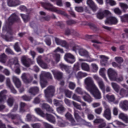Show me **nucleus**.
<instances>
[{"label":"nucleus","mask_w":128,"mask_h":128,"mask_svg":"<svg viewBox=\"0 0 128 128\" xmlns=\"http://www.w3.org/2000/svg\"><path fill=\"white\" fill-rule=\"evenodd\" d=\"M54 58L56 62H58L60 60V54H56L54 55Z\"/></svg>","instance_id":"obj_56"},{"label":"nucleus","mask_w":128,"mask_h":128,"mask_svg":"<svg viewBox=\"0 0 128 128\" xmlns=\"http://www.w3.org/2000/svg\"><path fill=\"white\" fill-rule=\"evenodd\" d=\"M41 4L45 10H50V12H56L58 14H61L62 16H68V14L66 13L64 11L60 10H58V8L54 6L50 2H42Z\"/></svg>","instance_id":"obj_1"},{"label":"nucleus","mask_w":128,"mask_h":128,"mask_svg":"<svg viewBox=\"0 0 128 128\" xmlns=\"http://www.w3.org/2000/svg\"><path fill=\"white\" fill-rule=\"evenodd\" d=\"M40 78H52V74L50 72H44L41 74L40 75Z\"/></svg>","instance_id":"obj_32"},{"label":"nucleus","mask_w":128,"mask_h":128,"mask_svg":"<svg viewBox=\"0 0 128 128\" xmlns=\"http://www.w3.org/2000/svg\"><path fill=\"white\" fill-rule=\"evenodd\" d=\"M73 70L74 72H78V70H80V63L77 62L74 64Z\"/></svg>","instance_id":"obj_55"},{"label":"nucleus","mask_w":128,"mask_h":128,"mask_svg":"<svg viewBox=\"0 0 128 128\" xmlns=\"http://www.w3.org/2000/svg\"><path fill=\"white\" fill-rule=\"evenodd\" d=\"M94 78L97 82L99 88L101 89L103 94H106V92H110V90H112L110 87V86H106V88L102 80L98 77V76L94 75Z\"/></svg>","instance_id":"obj_4"},{"label":"nucleus","mask_w":128,"mask_h":128,"mask_svg":"<svg viewBox=\"0 0 128 128\" xmlns=\"http://www.w3.org/2000/svg\"><path fill=\"white\" fill-rule=\"evenodd\" d=\"M108 76L112 82H120L124 80V77L120 76L118 78V73L114 70L110 68L108 70Z\"/></svg>","instance_id":"obj_2"},{"label":"nucleus","mask_w":128,"mask_h":128,"mask_svg":"<svg viewBox=\"0 0 128 128\" xmlns=\"http://www.w3.org/2000/svg\"><path fill=\"white\" fill-rule=\"evenodd\" d=\"M35 112L42 118H46L47 120L51 124H56V118L50 114H44L40 108H36Z\"/></svg>","instance_id":"obj_3"},{"label":"nucleus","mask_w":128,"mask_h":128,"mask_svg":"<svg viewBox=\"0 0 128 128\" xmlns=\"http://www.w3.org/2000/svg\"><path fill=\"white\" fill-rule=\"evenodd\" d=\"M103 116L106 118L108 120H112V112L110 108H107L104 110Z\"/></svg>","instance_id":"obj_15"},{"label":"nucleus","mask_w":128,"mask_h":128,"mask_svg":"<svg viewBox=\"0 0 128 128\" xmlns=\"http://www.w3.org/2000/svg\"><path fill=\"white\" fill-rule=\"evenodd\" d=\"M22 78L24 82V84H30V82H32V80H34V78H32V75L26 73H24L22 74Z\"/></svg>","instance_id":"obj_11"},{"label":"nucleus","mask_w":128,"mask_h":128,"mask_svg":"<svg viewBox=\"0 0 128 128\" xmlns=\"http://www.w3.org/2000/svg\"><path fill=\"white\" fill-rule=\"evenodd\" d=\"M7 102L8 104V106L10 107L12 106H14V99L12 98H8L7 100Z\"/></svg>","instance_id":"obj_43"},{"label":"nucleus","mask_w":128,"mask_h":128,"mask_svg":"<svg viewBox=\"0 0 128 128\" xmlns=\"http://www.w3.org/2000/svg\"><path fill=\"white\" fill-rule=\"evenodd\" d=\"M52 73L56 80H62V72L53 70H52Z\"/></svg>","instance_id":"obj_21"},{"label":"nucleus","mask_w":128,"mask_h":128,"mask_svg":"<svg viewBox=\"0 0 128 128\" xmlns=\"http://www.w3.org/2000/svg\"><path fill=\"white\" fill-rule=\"evenodd\" d=\"M118 22V18L112 16L107 18L105 20L106 24H110V26L117 24Z\"/></svg>","instance_id":"obj_10"},{"label":"nucleus","mask_w":128,"mask_h":128,"mask_svg":"<svg viewBox=\"0 0 128 128\" xmlns=\"http://www.w3.org/2000/svg\"><path fill=\"white\" fill-rule=\"evenodd\" d=\"M20 16L22 17V18L24 22H28L30 20V16L28 15L20 14Z\"/></svg>","instance_id":"obj_39"},{"label":"nucleus","mask_w":128,"mask_h":128,"mask_svg":"<svg viewBox=\"0 0 128 128\" xmlns=\"http://www.w3.org/2000/svg\"><path fill=\"white\" fill-rule=\"evenodd\" d=\"M22 64L28 68L30 66V59H27L24 56H22L21 59Z\"/></svg>","instance_id":"obj_25"},{"label":"nucleus","mask_w":128,"mask_h":128,"mask_svg":"<svg viewBox=\"0 0 128 128\" xmlns=\"http://www.w3.org/2000/svg\"><path fill=\"white\" fill-rule=\"evenodd\" d=\"M31 126L32 128H40V124L38 123L32 124Z\"/></svg>","instance_id":"obj_64"},{"label":"nucleus","mask_w":128,"mask_h":128,"mask_svg":"<svg viewBox=\"0 0 128 128\" xmlns=\"http://www.w3.org/2000/svg\"><path fill=\"white\" fill-rule=\"evenodd\" d=\"M8 116L10 118H11L12 120H20V116L18 114H8Z\"/></svg>","instance_id":"obj_28"},{"label":"nucleus","mask_w":128,"mask_h":128,"mask_svg":"<svg viewBox=\"0 0 128 128\" xmlns=\"http://www.w3.org/2000/svg\"><path fill=\"white\" fill-rule=\"evenodd\" d=\"M72 102L74 106L76 108L77 110H82V106H80V105L78 104L74 101Z\"/></svg>","instance_id":"obj_53"},{"label":"nucleus","mask_w":128,"mask_h":128,"mask_svg":"<svg viewBox=\"0 0 128 128\" xmlns=\"http://www.w3.org/2000/svg\"><path fill=\"white\" fill-rule=\"evenodd\" d=\"M40 84L42 88H44L46 86V84H48V81H46V78H42L40 77Z\"/></svg>","instance_id":"obj_35"},{"label":"nucleus","mask_w":128,"mask_h":128,"mask_svg":"<svg viewBox=\"0 0 128 128\" xmlns=\"http://www.w3.org/2000/svg\"><path fill=\"white\" fill-rule=\"evenodd\" d=\"M122 22H128V14H125L120 17Z\"/></svg>","instance_id":"obj_41"},{"label":"nucleus","mask_w":128,"mask_h":128,"mask_svg":"<svg viewBox=\"0 0 128 128\" xmlns=\"http://www.w3.org/2000/svg\"><path fill=\"white\" fill-rule=\"evenodd\" d=\"M39 20H40V22H44V20H46V22H48L50 20V16H40L39 18Z\"/></svg>","instance_id":"obj_40"},{"label":"nucleus","mask_w":128,"mask_h":128,"mask_svg":"<svg viewBox=\"0 0 128 128\" xmlns=\"http://www.w3.org/2000/svg\"><path fill=\"white\" fill-rule=\"evenodd\" d=\"M42 110H46L48 112H51L52 114H54V110L48 104L46 103H43L42 104Z\"/></svg>","instance_id":"obj_20"},{"label":"nucleus","mask_w":128,"mask_h":128,"mask_svg":"<svg viewBox=\"0 0 128 128\" xmlns=\"http://www.w3.org/2000/svg\"><path fill=\"white\" fill-rule=\"evenodd\" d=\"M96 17L98 20H102L104 18V14L102 12H98L96 14Z\"/></svg>","instance_id":"obj_49"},{"label":"nucleus","mask_w":128,"mask_h":128,"mask_svg":"<svg viewBox=\"0 0 128 128\" xmlns=\"http://www.w3.org/2000/svg\"><path fill=\"white\" fill-rule=\"evenodd\" d=\"M66 96V98H72V92L68 90H64V93Z\"/></svg>","instance_id":"obj_50"},{"label":"nucleus","mask_w":128,"mask_h":128,"mask_svg":"<svg viewBox=\"0 0 128 128\" xmlns=\"http://www.w3.org/2000/svg\"><path fill=\"white\" fill-rule=\"evenodd\" d=\"M87 4H88L90 8H91L93 12H96L98 6H96V5L92 0H87Z\"/></svg>","instance_id":"obj_17"},{"label":"nucleus","mask_w":128,"mask_h":128,"mask_svg":"<svg viewBox=\"0 0 128 128\" xmlns=\"http://www.w3.org/2000/svg\"><path fill=\"white\" fill-rule=\"evenodd\" d=\"M81 68L82 70H84L85 72L90 71V66L88 64L84 62H82L81 64Z\"/></svg>","instance_id":"obj_34"},{"label":"nucleus","mask_w":128,"mask_h":128,"mask_svg":"<svg viewBox=\"0 0 128 128\" xmlns=\"http://www.w3.org/2000/svg\"><path fill=\"white\" fill-rule=\"evenodd\" d=\"M100 58H102L100 64L102 66H108V58L104 55L100 56Z\"/></svg>","instance_id":"obj_22"},{"label":"nucleus","mask_w":128,"mask_h":128,"mask_svg":"<svg viewBox=\"0 0 128 128\" xmlns=\"http://www.w3.org/2000/svg\"><path fill=\"white\" fill-rule=\"evenodd\" d=\"M120 8L123 10V11L126 12V10L128 9V5L124 3H120Z\"/></svg>","instance_id":"obj_44"},{"label":"nucleus","mask_w":128,"mask_h":128,"mask_svg":"<svg viewBox=\"0 0 128 128\" xmlns=\"http://www.w3.org/2000/svg\"><path fill=\"white\" fill-rule=\"evenodd\" d=\"M44 42L47 46H50L52 45V40L50 39V38H46L44 40Z\"/></svg>","instance_id":"obj_58"},{"label":"nucleus","mask_w":128,"mask_h":128,"mask_svg":"<svg viewBox=\"0 0 128 128\" xmlns=\"http://www.w3.org/2000/svg\"><path fill=\"white\" fill-rule=\"evenodd\" d=\"M54 86H49L48 88L44 90L45 96L46 98V100L49 104H52V98L54 94Z\"/></svg>","instance_id":"obj_5"},{"label":"nucleus","mask_w":128,"mask_h":128,"mask_svg":"<svg viewBox=\"0 0 128 128\" xmlns=\"http://www.w3.org/2000/svg\"><path fill=\"white\" fill-rule=\"evenodd\" d=\"M6 84L7 86H8L9 88H10L11 90V92H12V94H16V92H16V90L14 88V86H12V83H10V78H6Z\"/></svg>","instance_id":"obj_16"},{"label":"nucleus","mask_w":128,"mask_h":128,"mask_svg":"<svg viewBox=\"0 0 128 128\" xmlns=\"http://www.w3.org/2000/svg\"><path fill=\"white\" fill-rule=\"evenodd\" d=\"M20 19L16 13L12 14L8 18V24H14V22H20Z\"/></svg>","instance_id":"obj_8"},{"label":"nucleus","mask_w":128,"mask_h":128,"mask_svg":"<svg viewBox=\"0 0 128 128\" xmlns=\"http://www.w3.org/2000/svg\"><path fill=\"white\" fill-rule=\"evenodd\" d=\"M115 60L118 62V64H122L124 62V59L122 57H116Z\"/></svg>","instance_id":"obj_59"},{"label":"nucleus","mask_w":128,"mask_h":128,"mask_svg":"<svg viewBox=\"0 0 128 128\" xmlns=\"http://www.w3.org/2000/svg\"><path fill=\"white\" fill-rule=\"evenodd\" d=\"M65 117L66 118V120L71 122L72 126H78V123H76V120H74V117H72V115L70 112H67L65 114Z\"/></svg>","instance_id":"obj_13"},{"label":"nucleus","mask_w":128,"mask_h":128,"mask_svg":"<svg viewBox=\"0 0 128 128\" xmlns=\"http://www.w3.org/2000/svg\"><path fill=\"white\" fill-rule=\"evenodd\" d=\"M34 116L30 114H27L26 116V120L27 122H34Z\"/></svg>","instance_id":"obj_42"},{"label":"nucleus","mask_w":128,"mask_h":128,"mask_svg":"<svg viewBox=\"0 0 128 128\" xmlns=\"http://www.w3.org/2000/svg\"><path fill=\"white\" fill-rule=\"evenodd\" d=\"M12 80L16 88H19L22 86V82H20V79L16 76H13Z\"/></svg>","instance_id":"obj_27"},{"label":"nucleus","mask_w":128,"mask_h":128,"mask_svg":"<svg viewBox=\"0 0 128 128\" xmlns=\"http://www.w3.org/2000/svg\"><path fill=\"white\" fill-rule=\"evenodd\" d=\"M34 102L36 104H40V97L38 96L35 98L34 100Z\"/></svg>","instance_id":"obj_62"},{"label":"nucleus","mask_w":128,"mask_h":128,"mask_svg":"<svg viewBox=\"0 0 128 128\" xmlns=\"http://www.w3.org/2000/svg\"><path fill=\"white\" fill-rule=\"evenodd\" d=\"M6 90H3L0 92V104L4 102L6 98L5 94H6Z\"/></svg>","instance_id":"obj_30"},{"label":"nucleus","mask_w":128,"mask_h":128,"mask_svg":"<svg viewBox=\"0 0 128 128\" xmlns=\"http://www.w3.org/2000/svg\"><path fill=\"white\" fill-rule=\"evenodd\" d=\"M40 89L36 86L30 88L29 90L30 94H32V96H36L37 94H38Z\"/></svg>","instance_id":"obj_26"},{"label":"nucleus","mask_w":128,"mask_h":128,"mask_svg":"<svg viewBox=\"0 0 128 128\" xmlns=\"http://www.w3.org/2000/svg\"><path fill=\"white\" fill-rule=\"evenodd\" d=\"M74 116L76 122H80V116L78 114V113L76 111L74 112Z\"/></svg>","instance_id":"obj_52"},{"label":"nucleus","mask_w":128,"mask_h":128,"mask_svg":"<svg viewBox=\"0 0 128 128\" xmlns=\"http://www.w3.org/2000/svg\"><path fill=\"white\" fill-rule=\"evenodd\" d=\"M14 49L17 52H20L21 51L20 47L18 45V42H16L15 43L14 45Z\"/></svg>","instance_id":"obj_48"},{"label":"nucleus","mask_w":128,"mask_h":128,"mask_svg":"<svg viewBox=\"0 0 128 128\" xmlns=\"http://www.w3.org/2000/svg\"><path fill=\"white\" fill-rule=\"evenodd\" d=\"M66 24L68 26H72V24H76V20H68L66 22Z\"/></svg>","instance_id":"obj_54"},{"label":"nucleus","mask_w":128,"mask_h":128,"mask_svg":"<svg viewBox=\"0 0 128 128\" xmlns=\"http://www.w3.org/2000/svg\"><path fill=\"white\" fill-rule=\"evenodd\" d=\"M37 62L38 64L41 66V68H48V64H46V62H44L42 60V56H40L37 58Z\"/></svg>","instance_id":"obj_19"},{"label":"nucleus","mask_w":128,"mask_h":128,"mask_svg":"<svg viewBox=\"0 0 128 128\" xmlns=\"http://www.w3.org/2000/svg\"><path fill=\"white\" fill-rule=\"evenodd\" d=\"M68 87L70 90H74V88H76V84L72 82H70Z\"/></svg>","instance_id":"obj_60"},{"label":"nucleus","mask_w":128,"mask_h":128,"mask_svg":"<svg viewBox=\"0 0 128 128\" xmlns=\"http://www.w3.org/2000/svg\"><path fill=\"white\" fill-rule=\"evenodd\" d=\"M85 84H86V88L88 92L90 90H92V88H94L96 86L94 84V80L92 78L88 77L85 79L84 80Z\"/></svg>","instance_id":"obj_7"},{"label":"nucleus","mask_w":128,"mask_h":128,"mask_svg":"<svg viewBox=\"0 0 128 128\" xmlns=\"http://www.w3.org/2000/svg\"><path fill=\"white\" fill-rule=\"evenodd\" d=\"M111 84L112 88H113L114 90H115L116 92H120V86H118V84L114 82H112Z\"/></svg>","instance_id":"obj_37"},{"label":"nucleus","mask_w":128,"mask_h":128,"mask_svg":"<svg viewBox=\"0 0 128 128\" xmlns=\"http://www.w3.org/2000/svg\"><path fill=\"white\" fill-rule=\"evenodd\" d=\"M26 103L21 102L20 103V112H24L26 110H24V107L26 106Z\"/></svg>","instance_id":"obj_45"},{"label":"nucleus","mask_w":128,"mask_h":128,"mask_svg":"<svg viewBox=\"0 0 128 128\" xmlns=\"http://www.w3.org/2000/svg\"><path fill=\"white\" fill-rule=\"evenodd\" d=\"M65 111L66 108L64 107V106H60L57 108V112H58L59 114H63V112H64Z\"/></svg>","instance_id":"obj_51"},{"label":"nucleus","mask_w":128,"mask_h":128,"mask_svg":"<svg viewBox=\"0 0 128 128\" xmlns=\"http://www.w3.org/2000/svg\"><path fill=\"white\" fill-rule=\"evenodd\" d=\"M89 92L92 94L96 100H100V98H102V94L96 86L94 87Z\"/></svg>","instance_id":"obj_9"},{"label":"nucleus","mask_w":128,"mask_h":128,"mask_svg":"<svg viewBox=\"0 0 128 128\" xmlns=\"http://www.w3.org/2000/svg\"><path fill=\"white\" fill-rule=\"evenodd\" d=\"M119 118L122 120L126 124H128V116L124 113H120L118 116Z\"/></svg>","instance_id":"obj_29"},{"label":"nucleus","mask_w":128,"mask_h":128,"mask_svg":"<svg viewBox=\"0 0 128 128\" xmlns=\"http://www.w3.org/2000/svg\"><path fill=\"white\" fill-rule=\"evenodd\" d=\"M82 98L85 102H87L90 103L92 102V98L88 94L84 96Z\"/></svg>","instance_id":"obj_36"},{"label":"nucleus","mask_w":128,"mask_h":128,"mask_svg":"<svg viewBox=\"0 0 128 128\" xmlns=\"http://www.w3.org/2000/svg\"><path fill=\"white\" fill-rule=\"evenodd\" d=\"M64 60L68 64H74L76 62L74 56L70 53H67L64 56Z\"/></svg>","instance_id":"obj_12"},{"label":"nucleus","mask_w":128,"mask_h":128,"mask_svg":"<svg viewBox=\"0 0 128 128\" xmlns=\"http://www.w3.org/2000/svg\"><path fill=\"white\" fill-rule=\"evenodd\" d=\"M19 8L22 12H28V8L24 6H20Z\"/></svg>","instance_id":"obj_63"},{"label":"nucleus","mask_w":128,"mask_h":128,"mask_svg":"<svg viewBox=\"0 0 128 128\" xmlns=\"http://www.w3.org/2000/svg\"><path fill=\"white\" fill-rule=\"evenodd\" d=\"M7 58L8 56L4 53H2L0 55V62L6 64Z\"/></svg>","instance_id":"obj_33"},{"label":"nucleus","mask_w":128,"mask_h":128,"mask_svg":"<svg viewBox=\"0 0 128 128\" xmlns=\"http://www.w3.org/2000/svg\"><path fill=\"white\" fill-rule=\"evenodd\" d=\"M79 54L81 56H85V58H88V52L84 48H80L78 49Z\"/></svg>","instance_id":"obj_24"},{"label":"nucleus","mask_w":128,"mask_h":128,"mask_svg":"<svg viewBox=\"0 0 128 128\" xmlns=\"http://www.w3.org/2000/svg\"><path fill=\"white\" fill-rule=\"evenodd\" d=\"M22 98L24 100H25L26 102H30V100H32V97L28 96L26 95H24L22 96Z\"/></svg>","instance_id":"obj_57"},{"label":"nucleus","mask_w":128,"mask_h":128,"mask_svg":"<svg viewBox=\"0 0 128 128\" xmlns=\"http://www.w3.org/2000/svg\"><path fill=\"white\" fill-rule=\"evenodd\" d=\"M104 14V16H110L111 14V13H110V12L108 10H104L103 12H102Z\"/></svg>","instance_id":"obj_61"},{"label":"nucleus","mask_w":128,"mask_h":128,"mask_svg":"<svg viewBox=\"0 0 128 128\" xmlns=\"http://www.w3.org/2000/svg\"><path fill=\"white\" fill-rule=\"evenodd\" d=\"M3 30L7 32L8 35H4L2 34L1 36L5 40L6 42H12V28L10 26H4Z\"/></svg>","instance_id":"obj_6"},{"label":"nucleus","mask_w":128,"mask_h":128,"mask_svg":"<svg viewBox=\"0 0 128 128\" xmlns=\"http://www.w3.org/2000/svg\"><path fill=\"white\" fill-rule=\"evenodd\" d=\"M57 118H58V125L60 128H64L66 126V122L62 119V117L59 116H58L55 114Z\"/></svg>","instance_id":"obj_14"},{"label":"nucleus","mask_w":128,"mask_h":128,"mask_svg":"<svg viewBox=\"0 0 128 128\" xmlns=\"http://www.w3.org/2000/svg\"><path fill=\"white\" fill-rule=\"evenodd\" d=\"M121 108L123 110H128V100H124L122 101L120 104Z\"/></svg>","instance_id":"obj_23"},{"label":"nucleus","mask_w":128,"mask_h":128,"mask_svg":"<svg viewBox=\"0 0 128 128\" xmlns=\"http://www.w3.org/2000/svg\"><path fill=\"white\" fill-rule=\"evenodd\" d=\"M72 100L78 102H82V100L80 99V96H78L76 94H74L72 97Z\"/></svg>","instance_id":"obj_47"},{"label":"nucleus","mask_w":128,"mask_h":128,"mask_svg":"<svg viewBox=\"0 0 128 128\" xmlns=\"http://www.w3.org/2000/svg\"><path fill=\"white\" fill-rule=\"evenodd\" d=\"M88 74L86 72H79L76 75L77 78H86Z\"/></svg>","instance_id":"obj_38"},{"label":"nucleus","mask_w":128,"mask_h":128,"mask_svg":"<svg viewBox=\"0 0 128 128\" xmlns=\"http://www.w3.org/2000/svg\"><path fill=\"white\" fill-rule=\"evenodd\" d=\"M59 66H60V68L62 70H66V72L70 74V68L68 67V66L62 63H60L59 64Z\"/></svg>","instance_id":"obj_31"},{"label":"nucleus","mask_w":128,"mask_h":128,"mask_svg":"<svg viewBox=\"0 0 128 128\" xmlns=\"http://www.w3.org/2000/svg\"><path fill=\"white\" fill-rule=\"evenodd\" d=\"M106 98L107 100H109V102H114V100H116V98H114V95L110 96L108 94H107L106 96Z\"/></svg>","instance_id":"obj_46"},{"label":"nucleus","mask_w":128,"mask_h":128,"mask_svg":"<svg viewBox=\"0 0 128 128\" xmlns=\"http://www.w3.org/2000/svg\"><path fill=\"white\" fill-rule=\"evenodd\" d=\"M8 6H16L20 4V0H8Z\"/></svg>","instance_id":"obj_18"}]
</instances>
